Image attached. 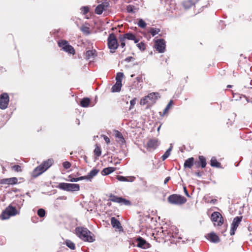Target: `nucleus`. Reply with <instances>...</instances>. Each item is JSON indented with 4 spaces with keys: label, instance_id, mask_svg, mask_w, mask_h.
I'll use <instances>...</instances> for the list:
<instances>
[{
    "label": "nucleus",
    "instance_id": "nucleus-43",
    "mask_svg": "<svg viewBox=\"0 0 252 252\" xmlns=\"http://www.w3.org/2000/svg\"><path fill=\"white\" fill-rule=\"evenodd\" d=\"M135 6L132 5H128L126 7V11L129 13L134 12Z\"/></svg>",
    "mask_w": 252,
    "mask_h": 252
},
{
    "label": "nucleus",
    "instance_id": "nucleus-16",
    "mask_svg": "<svg viewBox=\"0 0 252 252\" xmlns=\"http://www.w3.org/2000/svg\"><path fill=\"white\" fill-rule=\"evenodd\" d=\"M197 0H185L182 2V5L185 10H188L197 3Z\"/></svg>",
    "mask_w": 252,
    "mask_h": 252
},
{
    "label": "nucleus",
    "instance_id": "nucleus-32",
    "mask_svg": "<svg viewBox=\"0 0 252 252\" xmlns=\"http://www.w3.org/2000/svg\"><path fill=\"white\" fill-rule=\"evenodd\" d=\"M65 245L71 250H74L75 249V246L73 242L69 240H66L65 242Z\"/></svg>",
    "mask_w": 252,
    "mask_h": 252
},
{
    "label": "nucleus",
    "instance_id": "nucleus-27",
    "mask_svg": "<svg viewBox=\"0 0 252 252\" xmlns=\"http://www.w3.org/2000/svg\"><path fill=\"white\" fill-rule=\"evenodd\" d=\"M99 170L96 169H93L87 175L88 180L91 181L95 176H96L98 173Z\"/></svg>",
    "mask_w": 252,
    "mask_h": 252
},
{
    "label": "nucleus",
    "instance_id": "nucleus-52",
    "mask_svg": "<svg viewBox=\"0 0 252 252\" xmlns=\"http://www.w3.org/2000/svg\"><path fill=\"white\" fill-rule=\"evenodd\" d=\"M173 104V102L172 100H171L169 102V103H168V104L167 105L166 107H167L168 109H170L171 108V107L172 106Z\"/></svg>",
    "mask_w": 252,
    "mask_h": 252
},
{
    "label": "nucleus",
    "instance_id": "nucleus-25",
    "mask_svg": "<svg viewBox=\"0 0 252 252\" xmlns=\"http://www.w3.org/2000/svg\"><path fill=\"white\" fill-rule=\"evenodd\" d=\"M91 100L88 97H84L80 101V105L83 107H88L90 103Z\"/></svg>",
    "mask_w": 252,
    "mask_h": 252
},
{
    "label": "nucleus",
    "instance_id": "nucleus-47",
    "mask_svg": "<svg viewBox=\"0 0 252 252\" xmlns=\"http://www.w3.org/2000/svg\"><path fill=\"white\" fill-rule=\"evenodd\" d=\"M63 167L65 169H68L71 166V163L68 161H65L63 164Z\"/></svg>",
    "mask_w": 252,
    "mask_h": 252
},
{
    "label": "nucleus",
    "instance_id": "nucleus-56",
    "mask_svg": "<svg viewBox=\"0 0 252 252\" xmlns=\"http://www.w3.org/2000/svg\"><path fill=\"white\" fill-rule=\"evenodd\" d=\"M170 180V177H166L165 180H164V184H167V183Z\"/></svg>",
    "mask_w": 252,
    "mask_h": 252
},
{
    "label": "nucleus",
    "instance_id": "nucleus-28",
    "mask_svg": "<svg viewBox=\"0 0 252 252\" xmlns=\"http://www.w3.org/2000/svg\"><path fill=\"white\" fill-rule=\"evenodd\" d=\"M115 136L118 138V141L119 142H121V143H125V140L120 132L117 130L115 133Z\"/></svg>",
    "mask_w": 252,
    "mask_h": 252
},
{
    "label": "nucleus",
    "instance_id": "nucleus-58",
    "mask_svg": "<svg viewBox=\"0 0 252 252\" xmlns=\"http://www.w3.org/2000/svg\"><path fill=\"white\" fill-rule=\"evenodd\" d=\"M195 174L197 177H201L202 176L201 173L199 171L195 172Z\"/></svg>",
    "mask_w": 252,
    "mask_h": 252
},
{
    "label": "nucleus",
    "instance_id": "nucleus-1",
    "mask_svg": "<svg viewBox=\"0 0 252 252\" xmlns=\"http://www.w3.org/2000/svg\"><path fill=\"white\" fill-rule=\"evenodd\" d=\"M76 235L82 240L88 242H93L95 239L94 234L87 228L77 227L75 228Z\"/></svg>",
    "mask_w": 252,
    "mask_h": 252
},
{
    "label": "nucleus",
    "instance_id": "nucleus-10",
    "mask_svg": "<svg viewBox=\"0 0 252 252\" xmlns=\"http://www.w3.org/2000/svg\"><path fill=\"white\" fill-rule=\"evenodd\" d=\"M9 101V96L7 93H4L0 95V108L5 109L7 108Z\"/></svg>",
    "mask_w": 252,
    "mask_h": 252
},
{
    "label": "nucleus",
    "instance_id": "nucleus-2",
    "mask_svg": "<svg viewBox=\"0 0 252 252\" xmlns=\"http://www.w3.org/2000/svg\"><path fill=\"white\" fill-rule=\"evenodd\" d=\"M53 163L52 159L44 161L40 165L36 167L32 171V176L36 178L46 171Z\"/></svg>",
    "mask_w": 252,
    "mask_h": 252
},
{
    "label": "nucleus",
    "instance_id": "nucleus-41",
    "mask_svg": "<svg viewBox=\"0 0 252 252\" xmlns=\"http://www.w3.org/2000/svg\"><path fill=\"white\" fill-rule=\"evenodd\" d=\"M148 103H149V101L147 96L141 98L140 101V104L141 105H144Z\"/></svg>",
    "mask_w": 252,
    "mask_h": 252
},
{
    "label": "nucleus",
    "instance_id": "nucleus-24",
    "mask_svg": "<svg viewBox=\"0 0 252 252\" xmlns=\"http://www.w3.org/2000/svg\"><path fill=\"white\" fill-rule=\"evenodd\" d=\"M136 241L138 242L137 246L139 248H145V245L146 244V241L142 237H139L136 239Z\"/></svg>",
    "mask_w": 252,
    "mask_h": 252
},
{
    "label": "nucleus",
    "instance_id": "nucleus-42",
    "mask_svg": "<svg viewBox=\"0 0 252 252\" xmlns=\"http://www.w3.org/2000/svg\"><path fill=\"white\" fill-rule=\"evenodd\" d=\"M125 40H126V39H125V38H124L123 35L120 36L119 40L121 42V46L122 48H124L126 45Z\"/></svg>",
    "mask_w": 252,
    "mask_h": 252
},
{
    "label": "nucleus",
    "instance_id": "nucleus-34",
    "mask_svg": "<svg viewBox=\"0 0 252 252\" xmlns=\"http://www.w3.org/2000/svg\"><path fill=\"white\" fill-rule=\"evenodd\" d=\"M95 53L94 50H88L85 53V57L87 59H89L91 57L93 56Z\"/></svg>",
    "mask_w": 252,
    "mask_h": 252
},
{
    "label": "nucleus",
    "instance_id": "nucleus-30",
    "mask_svg": "<svg viewBox=\"0 0 252 252\" xmlns=\"http://www.w3.org/2000/svg\"><path fill=\"white\" fill-rule=\"evenodd\" d=\"M160 32V29L158 28H151L149 30V32L151 34L154 36L156 34H158Z\"/></svg>",
    "mask_w": 252,
    "mask_h": 252
},
{
    "label": "nucleus",
    "instance_id": "nucleus-33",
    "mask_svg": "<svg viewBox=\"0 0 252 252\" xmlns=\"http://www.w3.org/2000/svg\"><path fill=\"white\" fill-rule=\"evenodd\" d=\"M124 76V73L122 72H120L117 73L116 77V82L122 83Z\"/></svg>",
    "mask_w": 252,
    "mask_h": 252
},
{
    "label": "nucleus",
    "instance_id": "nucleus-9",
    "mask_svg": "<svg viewBox=\"0 0 252 252\" xmlns=\"http://www.w3.org/2000/svg\"><path fill=\"white\" fill-rule=\"evenodd\" d=\"M211 219L215 226H221L224 222L223 218L219 212H214L211 215Z\"/></svg>",
    "mask_w": 252,
    "mask_h": 252
},
{
    "label": "nucleus",
    "instance_id": "nucleus-7",
    "mask_svg": "<svg viewBox=\"0 0 252 252\" xmlns=\"http://www.w3.org/2000/svg\"><path fill=\"white\" fill-rule=\"evenodd\" d=\"M58 44L63 51L73 55L75 54L74 48L73 46L69 45L67 41L65 40H60L58 42Z\"/></svg>",
    "mask_w": 252,
    "mask_h": 252
},
{
    "label": "nucleus",
    "instance_id": "nucleus-45",
    "mask_svg": "<svg viewBox=\"0 0 252 252\" xmlns=\"http://www.w3.org/2000/svg\"><path fill=\"white\" fill-rule=\"evenodd\" d=\"M136 100V98L134 97L130 101V106L129 107V110H131L133 108L134 105L135 104Z\"/></svg>",
    "mask_w": 252,
    "mask_h": 252
},
{
    "label": "nucleus",
    "instance_id": "nucleus-6",
    "mask_svg": "<svg viewBox=\"0 0 252 252\" xmlns=\"http://www.w3.org/2000/svg\"><path fill=\"white\" fill-rule=\"evenodd\" d=\"M107 44L110 52L112 53H114L118 48L119 44L117 39L114 33H111L109 35L107 39Z\"/></svg>",
    "mask_w": 252,
    "mask_h": 252
},
{
    "label": "nucleus",
    "instance_id": "nucleus-20",
    "mask_svg": "<svg viewBox=\"0 0 252 252\" xmlns=\"http://www.w3.org/2000/svg\"><path fill=\"white\" fill-rule=\"evenodd\" d=\"M116 179L121 182H133L135 178L133 176L131 177H124L120 175H117Z\"/></svg>",
    "mask_w": 252,
    "mask_h": 252
},
{
    "label": "nucleus",
    "instance_id": "nucleus-15",
    "mask_svg": "<svg viewBox=\"0 0 252 252\" xmlns=\"http://www.w3.org/2000/svg\"><path fill=\"white\" fill-rule=\"evenodd\" d=\"M194 165L196 167H201L204 168L206 166V158L203 156H199L198 160L194 161Z\"/></svg>",
    "mask_w": 252,
    "mask_h": 252
},
{
    "label": "nucleus",
    "instance_id": "nucleus-21",
    "mask_svg": "<svg viewBox=\"0 0 252 252\" xmlns=\"http://www.w3.org/2000/svg\"><path fill=\"white\" fill-rule=\"evenodd\" d=\"M124 38L126 39L133 40L135 43H137L139 41V39H138L134 34L132 33L128 32L125 33L123 35Z\"/></svg>",
    "mask_w": 252,
    "mask_h": 252
},
{
    "label": "nucleus",
    "instance_id": "nucleus-46",
    "mask_svg": "<svg viewBox=\"0 0 252 252\" xmlns=\"http://www.w3.org/2000/svg\"><path fill=\"white\" fill-rule=\"evenodd\" d=\"M102 6V7L103 8L104 10H106L107 8L109 6V3L108 2H104L101 4H100Z\"/></svg>",
    "mask_w": 252,
    "mask_h": 252
},
{
    "label": "nucleus",
    "instance_id": "nucleus-12",
    "mask_svg": "<svg viewBox=\"0 0 252 252\" xmlns=\"http://www.w3.org/2000/svg\"><path fill=\"white\" fill-rule=\"evenodd\" d=\"M155 48L159 53H163L165 51V41L163 39H159L155 40Z\"/></svg>",
    "mask_w": 252,
    "mask_h": 252
},
{
    "label": "nucleus",
    "instance_id": "nucleus-54",
    "mask_svg": "<svg viewBox=\"0 0 252 252\" xmlns=\"http://www.w3.org/2000/svg\"><path fill=\"white\" fill-rule=\"evenodd\" d=\"M78 181H79L80 180H85V179L88 180V178H87V176H81L80 177H78Z\"/></svg>",
    "mask_w": 252,
    "mask_h": 252
},
{
    "label": "nucleus",
    "instance_id": "nucleus-19",
    "mask_svg": "<svg viewBox=\"0 0 252 252\" xmlns=\"http://www.w3.org/2000/svg\"><path fill=\"white\" fill-rule=\"evenodd\" d=\"M193 165H194V159L193 157H191L185 160L184 167L185 168L190 169Z\"/></svg>",
    "mask_w": 252,
    "mask_h": 252
},
{
    "label": "nucleus",
    "instance_id": "nucleus-3",
    "mask_svg": "<svg viewBox=\"0 0 252 252\" xmlns=\"http://www.w3.org/2000/svg\"><path fill=\"white\" fill-rule=\"evenodd\" d=\"M20 213V211L10 204L7 207L4 211H2L0 215V219L2 220L8 219L10 217L15 216Z\"/></svg>",
    "mask_w": 252,
    "mask_h": 252
},
{
    "label": "nucleus",
    "instance_id": "nucleus-22",
    "mask_svg": "<svg viewBox=\"0 0 252 252\" xmlns=\"http://www.w3.org/2000/svg\"><path fill=\"white\" fill-rule=\"evenodd\" d=\"M116 169V167H109L104 168L101 174L103 175H107L110 174V173L114 172Z\"/></svg>",
    "mask_w": 252,
    "mask_h": 252
},
{
    "label": "nucleus",
    "instance_id": "nucleus-55",
    "mask_svg": "<svg viewBox=\"0 0 252 252\" xmlns=\"http://www.w3.org/2000/svg\"><path fill=\"white\" fill-rule=\"evenodd\" d=\"M136 79L138 82H142V77L141 76H137Z\"/></svg>",
    "mask_w": 252,
    "mask_h": 252
},
{
    "label": "nucleus",
    "instance_id": "nucleus-59",
    "mask_svg": "<svg viewBox=\"0 0 252 252\" xmlns=\"http://www.w3.org/2000/svg\"><path fill=\"white\" fill-rule=\"evenodd\" d=\"M107 205L108 206L110 207V206H111L112 204H111V202H108V203H107Z\"/></svg>",
    "mask_w": 252,
    "mask_h": 252
},
{
    "label": "nucleus",
    "instance_id": "nucleus-36",
    "mask_svg": "<svg viewBox=\"0 0 252 252\" xmlns=\"http://www.w3.org/2000/svg\"><path fill=\"white\" fill-rule=\"evenodd\" d=\"M171 151V148H169L161 157V159L163 161L165 160L170 155V152Z\"/></svg>",
    "mask_w": 252,
    "mask_h": 252
},
{
    "label": "nucleus",
    "instance_id": "nucleus-5",
    "mask_svg": "<svg viewBox=\"0 0 252 252\" xmlns=\"http://www.w3.org/2000/svg\"><path fill=\"white\" fill-rule=\"evenodd\" d=\"M108 201H111L119 204L120 205H124L126 206H130L131 204V202L122 197H119L114 194L110 193L109 196Z\"/></svg>",
    "mask_w": 252,
    "mask_h": 252
},
{
    "label": "nucleus",
    "instance_id": "nucleus-60",
    "mask_svg": "<svg viewBox=\"0 0 252 252\" xmlns=\"http://www.w3.org/2000/svg\"><path fill=\"white\" fill-rule=\"evenodd\" d=\"M227 88H231V85H227Z\"/></svg>",
    "mask_w": 252,
    "mask_h": 252
},
{
    "label": "nucleus",
    "instance_id": "nucleus-53",
    "mask_svg": "<svg viewBox=\"0 0 252 252\" xmlns=\"http://www.w3.org/2000/svg\"><path fill=\"white\" fill-rule=\"evenodd\" d=\"M184 193H185V195L187 196H188L189 197H190V196H189V194L188 191L187 190V188L186 187H184Z\"/></svg>",
    "mask_w": 252,
    "mask_h": 252
},
{
    "label": "nucleus",
    "instance_id": "nucleus-61",
    "mask_svg": "<svg viewBox=\"0 0 252 252\" xmlns=\"http://www.w3.org/2000/svg\"><path fill=\"white\" fill-rule=\"evenodd\" d=\"M134 74H132V75H131V77H134Z\"/></svg>",
    "mask_w": 252,
    "mask_h": 252
},
{
    "label": "nucleus",
    "instance_id": "nucleus-40",
    "mask_svg": "<svg viewBox=\"0 0 252 252\" xmlns=\"http://www.w3.org/2000/svg\"><path fill=\"white\" fill-rule=\"evenodd\" d=\"M37 215L41 218H42L45 215V211L43 209H39L37 211Z\"/></svg>",
    "mask_w": 252,
    "mask_h": 252
},
{
    "label": "nucleus",
    "instance_id": "nucleus-11",
    "mask_svg": "<svg viewBox=\"0 0 252 252\" xmlns=\"http://www.w3.org/2000/svg\"><path fill=\"white\" fill-rule=\"evenodd\" d=\"M242 220V216L236 217L234 218L233 221L231 224V229L230 231V235H233L235 234V231L239 225L240 224Z\"/></svg>",
    "mask_w": 252,
    "mask_h": 252
},
{
    "label": "nucleus",
    "instance_id": "nucleus-51",
    "mask_svg": "<svg viewBox=\"0 0 252 252\" xmlns=\"http://www.w3.org/2000/svg\"><path fill=\"white\" fill-rule=\"evenodd\" d=\"M68 178H70V179L68 180L69 181L74 182H78V178H71L70 175L68 176Z\"/></svg>",
    "mask_w": 252,
    "mask_h": 252
},
{
    "label": "nucleus",
    "instance_id": "nucleus-18",
    "mask_svg": "<svg viewBox=\"0 0 252 252\" xmlns=\"http://www.w3.org/2000/svg\"><path fill=\"white\" fill-rule=\"evenodd\" d=\"M207 239L213 243H218L220 241L219 236L214 232L210 233L208 234Z\"/></svg>",
    "mask_w": 252,
    "mask_h": 252
},
{
    "label": "nucleus",
    "instance_id": "nucleus-57",
    "mask_svg": "<svg viewBox=\"0 0 252 252\" xmlns=\"http://www.w3.org/2000/svg\"><path fill=\"white\" fill-rule=\"evenodd\" d=\"M132 59H133V58L132 57H128L126 59V61L127 62H129Z\"/></svg>",
    "mask_w": 252,
    "mask_h": 252
},
{
    "label": "nucleus",
    "instance_id": "nucleus-31",
    "mask_svg": "<svg viewBox=\"0 0 252 252\" xmlns=\"http://www.w3.org/2000/svg\"><path fill=\"white\" fill-rule=\"evenodd\" d=\"M157 94L155 93H152L148 94L147 97L148 99L150 100L152 102H155L157 99V97L156 96Z\"/></svg>",
    "mask_w": 252,
    "mask_h": 252
},
{
    "label": "nucleus",
    "instance_id": "nucleus-29",
    "mask_svg": "<svg viewBox=\"0 0 252 252\" xmlns=\"http://www.w3.org/2000/svg\"><path fill=\"white\" fill-rule=\"evenodd\" d=\"M94 153L95 156L97 157H99L101 156V149L100 146H99L97 144L95 145V149L94 151Z\"/></svg>",
    "mask_w": 252,
    "mask_h": 252
},
{
    "label": "nucleus",
    "instance_id": "nucleus-44",
    "mask_svg": "<svg viewBox=\"0 0 252 252\" xmlns=\"http://www.w3.org/2000/svg\"><path fill=\"white\" fill-rule=\"evenodd\" d=\"M81 12L84 15L86 14L89 10V8L88 6H83L81 8Z\"/></svg>",
    "mask_w": 252,
    "mask_h": 252
},
{
    "label": "nucleus",
    "instance_id": "nucleus-37",
    "mask_svg": "<svg viewBox=\"0 0 252 252\" xmlns=\"http://www.w3.org/2000/svg\"><path fill=\"white\" fill-rule=\"evenodd\" d=\"M11 169L16 172H20L22 171V168L19 165H14L11 167Z\"/></svg>",
    "mask_w": 252,
    "mask_h": 252
},
{
    "label": "nucleus",
    "instance_id": "nucleus-38",
    "mask_svg": "<svg viewBox=\"0 0 252 252\" xmlns=\"http://www.w3.org/2000/svg\"><path fill=\"white\" fill-rule=\"evenodd\" d=\"M137 24L139 27L142 28H145L146 26V23L142 19H140L139 20Z\"/></svg>",
    "mask_w": 252,
    "mask_h": 252
},
{
    "label": "nucleus",
    "instance_id": "nucleus-49",
    "mask_svg": "<svg viewBox=\"0 0 252 252\" xmlns=\"http://www.w3.org/2000/svg\"><path fill=\"white\" fill-rule=\"evenodd\" d=\"M102 136L103 137L104 140L105 141L106 143L108 144L110 143V138L105 135H102Z\"/></svg>",
    "mask_w": 252,
    "mask_h": 252
},
{
    "label": "nucleus",
    "instance_id": "nucleus-35",
    "mask_svg": "<svg viewBox=\"0 0 252 252\" xmlns=\"http://www.w3.org/2000/svg\"><path fill=\"white\" fill-rule=\"evenodd\" d=\"M101 5L99 4L98 5L95 9V12L97 14H101L102 13L103 11H104L103 8L102 7Z\"/></svg>",
    "mask_w": 252,
    "mask_h": 252
},
{
    "label": "nucleus",
    "instance_id": "nucleus-17",
    "mask_svg": "<svg viewBox=\"0 0 252 252\" xmlns=\"http://www.w3.org/2000/svg\"><path fill=\"white\" fill-rule=\"evenodd\" d=\"M111 223L114 228H117L120 231L123 230V227L121 226L120 221L115 217H112L111 218Z\"/></svg>",
    "mask_w": 252,
    "mask_h": 252
},
{
    "label": "nucleus",
    "instance_id": "nucleus-26",
    "mask_svg": "<svg viewBox=\"0 0 252 252\" xmlns=\"http://www.w3.org/2000/svg\"><path fill=\"white\" fill-rule=\"evenodd\" d=\"M210 162V164L212 167L217 168H220L221 167V163L217 161L215 157L212 158Z\"/></svg>",
    "mask_w": 252,
    "mask_h": 252
},
{
    "label": "nucleus",
    "instance_id": "nucleus-13",
    "mask_svg": "<svg viewBox=\"0 0 252 252\" xmlns=\"http://www.w3.org/2000/svg\"><path fill=\"white\" fill-rule=\"evenodd\" d=\"M158 140L156 139H150L147 142L146 148L149 151L156 149L158 146Z\"/></svg>",
    "mask_w": 252,
    "mask_h": 252
},
{
    "label": "nucleus",
    "instance_id": "nucleus-48",
    "mask_svg": "<svg viewBox=\"0 0 252 252\" xmlns=\"http://www.w3.org/2000/svg\"><path fill=\"white\" fill-rule=\"evenodd\" d=\"M169 110V109H168L167 107H165V108L164 109V111L162 113L159 112L160 116L161 117L164 116V115H165L166 114H167L168 113V112Z\"/></svg>",
    "mask_w": 252,
    "mask_h": 252
},
{
    "label": "nucleus",
    "instance_id": "nucleus-14",
    "mask_svg": "<svg viewBox=\"0 0 252 252\" xmlns=\"http://www.w3.org/2000/svg\"><path fill=\"white\" fill-rule=\"evenodd\" d=\"M18 184V179L16 177L5 178L0 180V184L14 185Z\"/></svg>",
    "mask_w": 252,
    "mask_h": 252
},
{
    "label": "nucleus",
    "instance_id": "nucleus-50",
    "mask_svg": "<svg viewBox=\"0 0 252 252\" xmlns=\"http://www.w3.org/2000/svg\"><path fill=\"white\" fill-rule=\"evenodd\" d=\"M81 30L82 32H84L89 33V28L88 27H83L82 28Z\"/></svg>",
    "mask_w": 252,
    "mask_h": 252
},
{
    "label": "nucleus",
    "instance_id": "nucleus-4",
    "mask_svg": "<svg viewBox=\"0 0 252 252\" xmlns=\"http://www.w3.org/2000/svg\"><path fill=\"white\" fill-rule=\"evenodd\" d=\"M167 201L171 204L181 205L185 204L187 202V199L181 195L173 194L168 197Z\"/></svg>",
    "mask_w": 252,
    "mask_h": 252
},
{
    "label": "nucleus",
    "instance_id": "nucleus-23",
    "mask_svg": "<svg viewBox=\"0 0 252 252\" xmlns=\"http://www.w3.org/2000/svg\"><path fill=\"white\" fill-rule=\"evenodd\" d=\"M122 87V83L116 82L115 85H114L111 88V92L113 93L119 92L121 91Z\"/></svg>",
    "mask_w": 252,
    "mask_h": 252
},
{
    "label": "nucleus",
    "instance_id": "nucleus-39",
    "mask_svg": "<svg viewBox=\"0 0 252 252\" xmlns=\"http://www.w3.org/2000/svg\"><path fill=\"white\" fill-rule=\"evenodd\" d=\"M137 47L141 51H144L146 49V45L143 42H141L137 44Z\"/></svg>",
    "mask_w": 252,
    "mask_h": 252
},
{
    "label": "nucleus",
    "instance_id": "nucleus-8",
    "mask_svg": "<svg viewBox=\"0 0 252 252\" xmlns=\"http://www.w3.org/2000/svg\"><path fill=\"white\" fill-rule=\"evenodd\" d=\"M58 188L62 190L67 191H78L80 190L79 184L61 183L58 185Z\"/></svg>",
    "mask_w": 252,
    "mask_h": 252
}]
</instances>
